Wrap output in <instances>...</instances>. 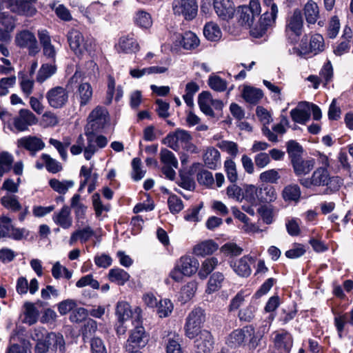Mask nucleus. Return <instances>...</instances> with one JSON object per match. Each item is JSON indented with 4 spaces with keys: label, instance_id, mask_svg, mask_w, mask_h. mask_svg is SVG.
Returning a JSON list of instances; mask_svg holds the SVG:
<instances>
[{
    "label": "nucleus",
    "instance_id": "nucleus-1",
    "mask_svg": "<svg viewBox=\"0 0 353 353\" xmlns=\"http://www.w3.org/2000/svg\"><path fill=\"white\" fill-rule=\"evenodd\" d=\"M300 183L310 188L314 186H326L325 194H330L338 191L343 184L339 176H331L328 170L325 168H317L310 178H304L299 180Z\"/></svg>",
    "mask_w": 353,
    "mask_h": 353
},
{
    "label": "nucleus",
    "instance_id": "nucleus-2",
    "mask_svg": "<svg viewBox=\"0 0 353 353\" xmlns=\"http://www.w3.org/2000/svg\"><path fill=\"white\" fill-rule=\"evenodd\" d=\"M192 137L188 131L178 128L166 136L164 143L175 151L183 148L188 152L196 153L197 148L192 143Z\"/></svg>",
    "mask_w": 353,
    "mask_h": 353
},
{
    "label": "nucleus",
    "instance_id": "nucleus-3",
    "mask_svg": "<svg viewBox=\"0 0 353 353\" xmlns=\"http://www.w3.org/2000/svg\"><path fill=\"white\" fill-rule=\"evenodd\" d=\"M135 313L136 316L134 317V321H133L134 328L130 331L125 344V349L128 351L144 347L150 339L149 334L145 332V328L140 323V309H136Z\"/></svg>",
    "mask_w": 353,
    "mask_h": 353
},
{
    "label": "nucleus",
    "instance_id": "nucleus-4",
    "mask_svg": "<svg viewBox=\"0 0 353 353\" xmlns=\"http://www.w3.org/2000/svg\"><path fill=\"white\" fill-rule=\"evenodd\" d=\"M307 41V37L305 35L301 40L299 47H293L290 54L303 57L309 54L316 55L324 50L325 43L322 35L315 34L310 37L309 44Z\"/></svg>",
    "mask_w": 353,
    "mask_h": 353
},
{
    "label": "nucleus",
    "instance_id": "nucleus-5",
    "mask_svg": "<svg viewBox=\"0 0 353 353\" xmlns=\"http://www.w3.org/2000/svg\"><path fill=\"white\" fill-rule=\"evenodd\" d=\"M303 19L301 11L295 9L285 21V34L288 41L292 44L296 43L303 31Z\"/></svg>",
    "mask_w": 353,
    "mask_h": 353
},
{
    "label": "nucleus",
    "instance_id": "nucleus-6",
    "mask_svg": "<svg viewBox=\"0 0 353 353\" xmlns=\"http://www.w3.org/2000/svg\"><path fill=\"white\" fill-rule=\"evenodd\" d=\"M204 321V311L200 307L192 310L186 318L184 325L185 335L190 339L196 337L202 331L201 328Z\"/></svg>",
    "mask_w": 353,
    "mask_h": 353
},
{
    "label": "nucleus",
    "instance_id": "nucleus-7",
    "mask_svg": "<svg viewBox=\"0 0 353 353\" xmlns=\"http://www.w3.org/2000/svg\"><path fill=\"white\" fill-rule=\"evenodd\" d=\"M46 99L52 108L61 109L68 103L69 91L63 86L57 85L47 91Z\"/></svg>",
    "mask_w": 353,
    "mask_h": 353
},
{
    "label": "nucleus",
    "instance_id": "nucleus-8",
    "mask_svg": "<svg viewBox=\"0 0 353 353\" xmlns=\"http://www.w3.org/2000/svg\"><path fill=\"white\" fill-rule=\"evenodd\" d=\"M85 134L87 143L83 148V155L86 160H90L99 148H103L107 145L108 139L103 135H96L89 128L85 129Z\"/></svg>",
    "mask_w": 353,
    "mask_h": 353
},
{
    "label": "nucleus",
    "instance_id": "nucleus-9",
    "mask_svg": "<svg viewBox=\"0 0 353 353\" xmlns=\"http://www.w3.org/2000/svg\"><path fill=\"white\" fill-rule=\"evenodd\" d=\"M14 41L18 47L27 48L30 55L34 56L40 51L36 37L29 30H25L18 32Z\"/></svg>",
    "mask_w": 353,
    "mask_h": 353
},
{
    "label": "nucleus",
    "instance_id": "nucleus-10",
    "mask_svg": "<svg viewBox=\"0 0 353 353\" xmlns=\"http://www.w3.org/2000/svg\"><path fill=\"white\" fill-rule=\"evenodd\" d=\"M88 123L85 129L98 132L103 129L108 122V112L105 108L97 106L89 114Z\"/></svg>",
    "mask_w": 353,
    "mask_h": 353
},
{
    "label": "nucleus",
    "instance_id": "nucleus-11",
    "mask_svg": "<svg viewBox=\"0 0 353 353\" xmlns=\"http://www.w3.org/2000/svg\"><path fill=\"white\" fill-rule=\"evenodd\" d=\"M172 10L175 14L182 15L186 20L193 19L197 14L196 0H174Z\"/></svg>",
    "mask_w": 353,
    "mask_h": 353
},
{
    "label": "nucleus",
    "instance_id": "nucleus-12",
    "mask_svg": "<svg viewBox=\"0 0 353 353\" xmlns=\"http://www.w3.org/2000/svg\"><path fill=\"white\" fill-rule=\"evenodd\" d=\"M38 119L28 109H21L17 117L13 119L12 124L14 128L19 132L28 130L29 127L37 124Z\"/></svg>",
    "mask_w": 353,
    "mask_h": 353
},
{
    "label": "nucleus",
    "instance_id": "nucleus-13",
    "mask_svg": "<svg viewBox=\"0 0 353 353\" xmlns=\"http://www.w3.org/2000/svg\"><path fill=\"white\" fill-rule=\"evenodd\" d=\"M254 327L252 325L243 327L242 329L234 330L228 337L227 343L231 347H236L243 345L248 337L254 335Z\"/></svg>",
    "mask_w": 353,
    "mask_h": 353
},
{
    "label": "nucleus",
    "instance_id": "nucleus-14",
    "mask_svg": "<svg viewBox=\"0 0 353 353\" xmlns=\"http://www.w3.org/2000/svg\"><path fill=\"white\" fill-rule=\"evenodd\" d=\"M67 37L71 50L77 56L83 54L88 50V42L85 41L82 33L78 30L72 29L69 31Z\"/></svg>",
    "mask_w": 353,
    "mask_h": 353
},
{
    "label": "nucleus",
    "instance_id": "nucleus-15",
    "mask_svg": "<svg viewBox=\"0 0 353 353\" xmlns=\"http://www.w3.org/2000/svg\"><path fill=\"white\" fill-rule=\"evenodd\" d=\"M18 148H24L29 151L32 156L45 148V143L41 139L36 136H26L19 139L17 141Z\"/></svg>",
    "mask_w": 353,
    "mask_h": 353
},
{
    "label": "nucleus",
    "instance_id": "nucleus-16",
    "mask_svg": "<svg viewBox=\"0 0 353 353\" xmlns=\"http://www.w3.org/2000/svg\"><path fill=\"white\" fill-rule=\"evenodd\" d=\"M254 261L250 255H245L241 259L233 260L230 262V267L234 272L241 277H248L252 272L250 265Z\"/></svg>",
    "mask_w": 353,
    "mask_h": 353
},
{
    "label": "nucleus",
    "instance_id": "nucleus-17",
    "mask_svg": "<svg viewBox=\"0 0 353 353\" xmlns=\"http://www.w3.org/2000/svg\"><path fill=\"white\" fill-rule=\"evenodd\" d=\"M37 0H11L10 9L19 14L33 16L37 9L35 4Z\"/></svg>",
    "mask_w": 353,
    "mask_h": 353
},
{
    "label": "nucleus",
    "instance_id": "nucleus-18",
    "mask_svg": "<svg viewBox=\"0 0 353 353\" xmlns=\"http://www.w3.org/2000/svg\"><path fill=\"white\" fill-rule=\"evenodd\" d=\"M38 37L43 48V55L51 61L56 62L57 51L51 42V37L46 30L38 31Z\"/></svg>",
    "mask_w": 353,
    "mask_h": 353
},
{
    "label": "nucleus",
    "instance_id": "nucleus-19",
    "mask_svg": "<svg viewBox=\"0 0 353 353\" xmlns=\"http://www.w3.org/2000/svg\"><path fill=\"white\" fill-rule=\"evenodd\" d=\"M163 341L165 346L166 353H183L181 345V337L176 332L165 331Z\"/></svg>",
    "mask_w": 353,
    "mask_h": 353
},
{
    "label": "nucleus",
    "instance_id": "nucleus-20",
    "mask_svg": "<svg viewBox=\"0 0 353 353\" xmlns=\"http://www.w3.org/2000/svg\"><path fill=\"white\" fill-rule=\"evenodd\" d=\"M194 341L196 353H211L213 349L214 339L212 334L207 330H203Z\"/></svg>",
    "mask_w": 353,
    "mask_h": 353
},
{
    "label": "nucleus",
    "instance_id": "nucleus-21",
    "mask_svg": "<svg viewBox=\"0 0 353 353\" xmlns=\"http://www.w3.org/2000/svg\"><path fill=\"white\" fill-rule=\"evenodd\" d=\"M290 116L295 123L305 124L310 120L311 116L310 103L306 101L299 103L296 108L290 111Z\"/></svg>",
    "mask_w": 353,
    "mask_h": 353
},
{
    "label": "nucleus",
    "instance_id": "nucleus-22",
    "mask_svg": "<svg viewBox=\"0 0 353 353\" xmlns=\"http://www.w3.org/2000/svg\"><path fill=\"white\" fill-rule=\"evenodd\" d=\"M214 9L217 15L224 19H232L234 14V5L231 0H214Z\"/></svg>",
    "mask_w": 353,
    "mask_h": 353
},
{
    "label": "nucleus",
    "instance_id": "nucleus-23",
    "mask_svg": "<svg viewBox=\"0 0 353 353\" xmlns=\"http://www.w3.org/2000/svg\"><path fill=\"white\" fill-rule=\"evenodd\" d=\"M274 345L279 353H290L293 345L292 336L288 332H276Z\"/></svg>",
    "mask_w": 353,
    "mask_h": 353
},
{
    "label": "nucleus",
    "instance_id": "nucleus-24",
    "mask_svg": "<svg viewBox=\"0 0 353 353\" xmlns=\"http://www.w3.org/2000/svg\"><path fill=\"white\" fill-rule=\"evenodd\" d=\"M276 18L270 17L269 11L266 10L259 19V26H256L250 30V34L255 38L262 37L266 32L268 27L272 26Z\"/></svg>",
    "mask_w": 353,
    "mask_h": 353
},
{
    "label": "nucleus",
    "instance_id": "nucleus-25",
    "mask_svg": "<svg viewBox=\"0 0 353 353\" xmlns=\"http://www.w3.org/2000/svg\"><path fill=\"white\" fill-rule=\"evenodd\" d=\"M92 94L91 85L88 83H81L78 85L74 97L79 103L80 107H83L90 102Z\"/></svg>",
    "mask_w": 353,
    "mask_h": 353
},
{
    "label": "nucleus",
    "instance_id": "nucleus-26",
    "mask_svg": "<svg viewBox=\"0 0 353 353\" xmlns=\"http://www.w3.org/2000/svg\"><path fill=\"white\" fill-rule=\"evenodd\" d=\"M53 221L63 229H69L72 225V217L70 208L63 205L60 211L55 212L52 216Z\"/></svg>",
    "mask_w": 353,
    "mask_h": 353
},
{
    "label": "nucleus",
    "instance_id": "nucleus-27",
    "mask_svg": "<svg viewBox=\"0 0 353 353\" xmlns=\"http://www.w3.org/2000/svg\"><path fill=\"white\" fill-rule=\"evenodd\" d=\"M176 265L185 276H190L196 272L199 268V261L195 258L185 255L180 258Z\"/></svg>",
    "mask_w": 353,
    "mask_h": 353
},
{
    "label": "nucleus",
    "instance_id": "nucleus-28",
    "mask_svg": "<svg viewBox=\"0 0 353 353\" xmlns=\"http://www.w3.org/2000/svg\"><path fill=\"white\" fill-rule=\"evenodd\" d=\"M219 245L213 240L203 241L193 248V253L199 256L211 255L218 250Z\"/></svg>",
    "mask_w": 353,
    "mask_h": 353
},
{
    "label": "nucleus",
    "instance_id": "nucleus-29",
    "mask_svg": "<svg viewBox=\"0 0 353 353\" xmlns=\"http://www.w3.org/2000/svg\"><path fill=\"white\" fill-rule=\"evenodd\" d=\"M205 165L210 169L215 170L221 165V154L218 150L210 147L203 154Z\"/></svg>",
    "mask_w": 353,
    "mask_h": 353
},
{
    "label": "nucleus",
    "instance_id": "nucleus-30",
    "mask_svg": "<svg viewBox=\"0 0 353 353\" xmlns=\"http://www.w3.org/2000/svg\"><path fill=\"white\" fill-rule=\"evenodd\" d=\"M51 353H64L65 341L61 334L50 332L48 334V341Z\"/></svg>",
    "mask_w": 353,
    "mask_h": 353
},
{
    "label": "nucleus",
    "instance_id": "nucleus-31",
    "mask_svg": "<svg viewBox=\"0 0 353 353\" xmlns=\"http://www.w3.org/2000/svg\"><path fill=\"white\" fill-rule=\"evenodd\" d=\"M118 48L125 53H133L139 51V46L133 35L123 36L120 38Z\"/></svg>",
    "mask_w": 353,
    "mask_h": 353
},
{
    "label": "nucleus",
    "instance_id": "nucleus-32",
    "mask_svg": "<svg viewBox=\"0 0 353 353\" xmlns=\"http://www.w3.org/2000/svg\"><path fill=\"white\" fill-rule=\"evenodd\" d=\"M57 70L55 62L52 61L50 63L42 64L37 74V81L40 83H43L53 76L57 72Z\"/></svg>",
    "mask_w": 353,
    "mask_h": 353
},
{
    "label": "nucleus",
    "instance_id": "nucleus-33",
    "mask_svg": "<svg viewBox=\"0 0 353 353\" xmlns=\"http://www.w3.org/2000/svg\"><path fill=\"white\" fill-rule=\"evenodd\" d=\"M304 14L309 24H314L319 17V9L317 3L312 0L308 1L304 6Z\"/></svg>",
    "mask_w": 353,
    "mask_h": 353
},
{
    "label": "nucleus",
    "instance_id": "nucleus-34",
    "mask_svg": "<svg viewBox=\"0 0 353 353\" xmlns=\"http://www.w3.org/2000/svg\"><path fill=\"white\" fill-rule=\"evenodd\" d=\"M294 172L296 175L306 174L309 173L314 166L313 159L303 160L300 158L292 163Z\"/></svg>",
    "mask_w": 353,
    "mask_h": 353
},
{
    "label": "nucleus",
    "instance_id": "nucleus-35",
    "mask_svg": "<svg viewBox=\"0 0 353 353\" xmlns=\"http://www.w3.org/2000/svg\"><path fill=\"white\" fill-rule=\"evenodd\" d=\"M211 94L208 91H203L199 94L198 103L201 110L207 116L214 117V112L211 106Z\"/></svg>",
    "mask_w": 353,
    "mask_h": 353
},
{
    "label": "nucleus",
    "instance_id": "nucleus-36",
    "mask_svg": "<svg viewBox=\"0 0 353 353\" xmlns=\"http://www.w3.org/2000/svg\"><path fill=\"white\" fill-rule=\"evenodd\" d=\"M94 232L93 230L90 227L87 226L81 230H77L72 233L69 240V244L70 245H74L78 240H80L81 243L87 242L93 235Z\"/></svg>",
    "mask_w": 353,
    "mask_h": 353
},
{
    "label": "nucleus",
    "instance_id": "nucleus-37",
    "mask_svg": "<svg viewBox=\"0 0 353 353\" xmlns=\"http://www.w3.org/2000/svg\"><path fill=\"white\" fill-rule=\"evenodd\" d=\"M272 319L273 317H270V320L262 321L261 324L258 327L256 334H254V335L252 336V338L250 340V345L252 348H255L258 345L259 341L263 336V335L268 332Z\"/></svg>",
    "mask_w": 353,
    "mask_h": 353
},
{
    "label": "nucleus",
    "instance_id": "nucleus-38",
    "mask_svg": "<svg viewBox=\"0 0 353 353\" xmlns=\"http://www.w3.org/2000/svg\"><path fill=\"white\" fill-rule=\"evenodd\" d=\"M108 277L111 282L123 285L130 279V274L123 269L112 268L110 270Z\"/></svg>",
    "mask_w": 353,
    "mask_h": 353
},
{
    "label": "nucleus",
    "instance_id": "nucleus-39",
    "mask_svg": "<svg viewBox=\"0 0 353 353\" xmlns=\"http://www.w3.org/2000/svg\"><path fill=\"white\" fill-rule=\"evenodd\" d=\"M242 95L248 103L256 104L262 99L263 94L261 90L247 86L244 88Z\"/></svg>",
    "mask_w": 353,
    "mask_h": 353
},
{
    "label": "nucleus",
    "instance_id": "nucleus-40",
    "mask_svg": "<svg viewBox=\"0 0 353 353\" xmlns=\"http://www.w3.org/2000/svg\"><path fill=\"white\" fill-rule=\"evenodd\" d=\"M258 196H259V203H271L277 198V194L274 187L265 185L259 188Z\"/></svg>",
    "mask_w": 353,
    "mask_h": 353
},
{
    "label": "nucleus",
    "instance_id": "nucleus-41",
    "mask_svg": "<svg viewBox=\"0 0 353 353\" xmlns=\"http://www.w3.org/2000/svg\"><path fill=\"white\" fill-rule=\"evenodd\" d=\"M50 188L55 192L65 194L70 188L74 185V182L72 180L59 181L57 179H52L49 181Z\"/></svg>",
    "mask_w": 353,
    "mask_h": 353
},
{
    "label": "nucleus",
    "instance_id": "nucleus-42",
    "mask_svg": "<svg viewBox=\"0 0 353 353\" xmlns=\"http://www.w3.org/2000/svg\"><path fill=\"white\" fill-rule=\"evenodd\" d=\"M285 201H298L301 196V190L298 185L291 184L285 186L282 192Z\"/></svg>",
    "mask_w": 353,
    "mask_h": 353
},
{
    "label": "nucleus",
    "instance_id": "nucleus-43",
    "mask_svg": "<svg viewBox=\"0 0 353 353\" xmlns=\"http://www.w3.org/2000/svg\"><path fill=\"white\" fill-rule=\"evenodd\" d=\"M1 205L12 212H18L22 209V206L18 201L17 196L7 194L1 199Z\"/></svg>",
    "mask_w": 353,
    "mask_h": 353
},
{
    "label": "nucleus",
    "instance_id": "nucleus-44",
    "mask_svg": "<svg viewBox=\"0 0 353 353\" xmlns=\"http://www.w3.org/2000/svg\"><path fill=\"white\" fill-rule=\"evenodd\" d=\"M24 322L32 325L37 321L39 317V310L32 303H26L24 304Z\"/></svg>",
    "mask_w": 353,
    "mask_h": 353
},
{
    "label": "nucleus",
    "instance_id": "nucleus-45",
    "mask_svg": "<svg viewBox=\"0 0 353 353\" xmlns=\"http://www.w3.org/2000/svg\"><path fill=\"white\" fill-rule=\"evenodd\" d=\"M196 290L197 283L196 281L188 282L181 288L179 297L180 301L186 303L190 301L194 296Z\"/></svg>",
    "mask_w": 353,
    "mask_h": 353
},
{
    "label": "nucleus",
    "instance_id": "nucleus-46",
    "mask_svg": "<svg viewBox=\"0 0 353 353\" xmlns=\"http://www.w3.org/2000/svg\"><path fill=\"white\" fill-rule=\"evenodd\" d=\"M219 261L216 257H210L205 259L201 265V270L199 272V276L201 279H205L218 265Z\"/></svg>",
    "mask_w": 353,
    "mask_h": 353
},
{
    "label": "nucleus",
    "instance_id": "nucleus-47",
    "mask_svg": "<svg viewBox=\"0 0 353 353\" xmlns=\"http://www.w3.org/2000/svg\"><path fill=\"white\" fill-rule=\"evenodd\" d=\"M203 34L207 39L216 41L221 37V31L217 24L209 22L205 24L203 28Z\"/></svg>",
    "mask_w": 353,
    "mask_h": 353
},
{
    "label": "nucleus",
    "instance_id": "nucleus-48",
    "mask_svg": "<svg viewBox=\"0 0 353 353\" xmlns=\"http://www.w3.org/2000/svg\"><path fill=\"white\" fill-rule=\"evenodd\" d=\"M224 280V276L221 272L214 273L210 278L205 292L208 294H212L219 290L222 282Z\"/></svg>",
    "mask_w": 353,
    "mask_h": 353
},
{
    "label": "nucleus",
    "instance_id": "nucleus-49",
    "mask_svg": "<svg viewBox=\"0 0 353 353\" xmlns=\"http://www.w3.org/2000/svg\"><path fill=\"white\" fill-rule=\"evenodd\" d=\"M46 170L51 173H57L62 170L61 164L54 159H52L49 154H43L41 156Z\"/></svg>",
    "mask_w": 353,
    "mask_h": 353
},
{
    "label": "nucleus",
    "instance_id": "nucleus-50",
    "mask_svg": "<svg viewBox=\"0 0 353 353\" xmlns=\"http://www.w3.org/2000/svg\"><path fill=\"white\" fill-rule=\"evenodd\" d=\"M351 30H345V35L343 36V40L339 43L334 49V53L337 56H341L342 54L348 52L350 45V35Z\"/></svg>",
    "mask_w": 353,
    "mask_h": 353
},
{
    "label": "nucleus",
    "instance_id": "nucleus-51",
    "mask_svg": "<svg viewBox=\"0 0 353 353\" xmlns=\"http://www.w3.org/2000/svg\"><path fill=\"white\" fill-rule=\"evenodd\" d=\"M116 314L121 323L132 316V311L130 305L124 301L119 302L117 305Z\"/></svg>",
    "mask_w": 353,
    "mask_h": 353
},
{
    "label": "nucleus",
    "instance_id": "nucleus-52",
    "mask_svg": "<svg viewBox=\"0 0 353 353\" xmlns=\"http://www.w3.org/2000/svg\"><path fill=\"white\" fill-rule=\"evenodd\" d=\"M181 43L185 49L191 50L199 46V39L192 32H186L182 37Z\"/></svg>",
    "mask_w": 353,
    "mask_h": 353
},
{
    "label": "nucleus",
    "instance_id": "nucleus-53",
    "mask_svg": "<svg viewBox=\"0 0 353 353\" xmlns=\"http://www.w3.org/2000/svg\"><path fill=\"white\" fill-rule=\"evenodd\" d=\"M135 23L142 28H148L152 24L150 14L143 10H139L134 17Z\"/></svg>",
    "mask_w": 353,
    "mask_h": 353
},
{
    "label": "nucleus",
    "instance_id": "nucleus-54",
    "mask_svg": "<svg viewBox=\"0 0 353 353\" xmlns=\"http://www.w3.org/2000/svg\"><path fill=\"white\" fill-rule=\"evenodd\" d=\"M13 163V157L8 152L0 153V176L9 172Z\"/></svg>",
    "mask_w": 353,
    "mask_h": 353
},
{
    "label": "nucleus",
    "instance_id": "nucleus-55",
    "mask_svg": "<svg viewBox=\"0 0 353 353\" xmlns=\"http://www.w3.org/2000/svg\"><path fill=\"white\" fill-rule=\"evenodd\" d=\"M287 152L291 159L292 163L301 158L302 147L294 141H290L287 143Z\"/></svg>",
    "mask_w": 353,
    "mask_h": 353
},
{
    "label": "nucleus",
    "instance_id": "nucleus-56",
    "mask_svg": "<svg viewBox=\"0 0 353 353\" xmlns=\"http://www.w3.org/2000/svg\"><path fill=\"white\" fill-rule=\"evenodd\" d=\"M224 169L228 179L232 183L236 182L238 180V173L235 162L232 159H227L224 162Z\"/></svg>",
    "mask_w": 353,
    "mask_h": 353
},
{
    "label": "nucleus",
    "instance_id": "nucleus-57",
    "mask_svg": "<svg viewBox=\"0 0 353 353\" xmlns=\"http://www.w3.org/2000/svg\"><path fill=\"white\" fill-rule=\"evenodd\" d=\"M173 308L174 305L170 300L162 299L157 305V313L161 318L167 317L172 313Z\"/></svg>",
    "mask_w": 353,
    "mask_h": 353
},
{
    "label": "nucleus",
    "instance_id": "nucleus-58",
    "mask_svg": "<svg viewBox=\"0 0 353 353\" xmlns=\"http://www.w3.org/2000/svg\"><path fill=\"white\" fill-rule=\"evenodd\" d=\"M208 85L212 90L216 92H223L227 88V82L220 77L210 76L208 79Z\"/></svg>",
    "mask_w": 353,
    "mask_h": 353
},
{
    "label": "nucleus",
    "instance_id": "nucleus-59",
    "mask_svg": "<svg viewBox=\"0 0 353 353\" xmlns=\"http://www.w3.org/2000/svg\"><path fill=\"white\" fill-rule=\"evenodd\" d=\"M280 177L276 170L270 169L261 172L259 175V180L263 183H276Z\"/></svg>",
    "mask_w": 353,
    "mask_h": 353
},
{
    "label": "nucleus",
    "instance_id": "nucleus-60",
    "mask_svg": "<svg viewBox=\"0 0 353 353\" xmlns=\"http://www.w3.org/2000/svg\"><path fill=\"white\" fill-rule=\"evenodd\" d=\"M161 161L165 165L173 166L174 168L178 167V161L174 154L168 149H162L160 152Z\"/></svg>",
    "mask_w": 353,
    "mask_h": 353
},
{
    "label": "nucleus",
    "instance_id": "nucleus-61",
    "mask_svg": "<svg viewBox=\"0 0 353 353\" xmlns=\"http://www.w3.org/2000/svg\"><path fill=\"white\" fill-rule=\"evenodd\" d=\"M102 5L94 3L87 8H85L83 14L88 18L90 23H92L95 21V16L101 14Z\"/></svg>",
    "mask_w": 353,
    "mask_h": 353
},
{
    "label": "nucleus",
    "instance_id": "nucleus-62",
    "mask_svg": "<svg viewBox=\"0 0 353 353\" xmlns=\"http://www.w3.org/2000/svg\"><path fill=\"white\" fill-rule=\"evenodd\" d=\"M259 188L254 185L248 186L245 192L244 198L252 205H257L259 203V196H258Z\"/></svg>",
    "mask_w": 353,
    "mask_h": 353
},
{
    "label": "nucleus",
    "instance_id": "nucleus-63",
    "mask_svg": "<svg viewBox=\"0 0 353 353\" xmlns=\"http://www.w3.org/2000/svg\"><path fill=\"white\" fill-rule=\"evenodd\" d=\"M238 12L239 14V21L241 25L250 26L254 17L250 13V10L248 8V6H244L240 7Z\"/></svg>",
    "mask_w": 353,
    "mask_h": 353
},
{
    "label": "nucleus",
    "instance_id": "nucleus-64",
    "mask_svg": "<svg viewBox=\"0 0 353 353\" xmlns=\"http://www.w3.org/2000/svg\"><path fill=\"white\" fill-rule=\"evenodd\" d=\"M169 210L172 214H177L183 208V201L176 195L172 194L168 199Z\"/></svg>",
    "mask_w": 353,
    "mask_h": 353
}]
</instances>
